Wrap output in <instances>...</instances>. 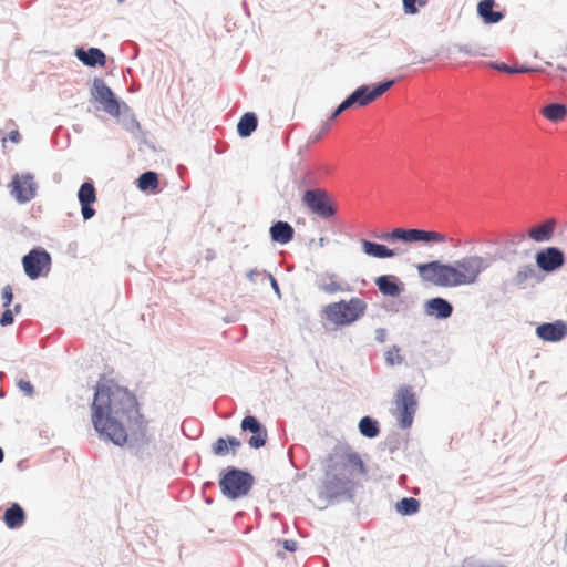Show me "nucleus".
Listing matches in <instances>:
<instances>
[{
    "mask_svg": "<svg viewBox=\"0 0 567 567\" xmlns=\"http://www.w3.org/2000/svg\"><path fill=\"white\" fill-rule=\"evenodd\" d=\"M92 423L101 436L118 446L127 442L128 434L144 437L148 425L135 395L111 379L101 380L95 388Z\"/></svg>",
    "mask_w": 567,
    "mask_h": 567,
    "instance_id": "f257e3e1",
    "label": "nucleus"
},
{
    "mask_svg": "<svg viewBox=\"0 0 567 567\" xmlns=\"http://www.w3.org/2000/svg\"><path fill=\"white\" fill-rule=\"evenodd\" d=\"M488 268L489 260L477 254L465 255L451 264L434 260L416 265L423 281L445 288L476 285Z\"/></svg>",
    "mask_w": 567,
    "mask_h": 567,
    "instance_id": "f03ea898",
    "label": "nucleus"
},
{
    "mask_svg": "<svg viewBox=\"0 0 567 567\" xmlns=\"http://www.w3.org/2000/svg\"><path fill=\"white\" fill-rule=\"evenodd\" d=\"M361 455L351 447L340 449L329 457L320 494L326 498H336L353 491L359 477L367 474Z\"/></svg>",
    "mask_w": 567,
    "mask_h": 567,
    "instance_id": "7ed1b4c3",
    "label": "nucleus"
},
{
    "mask_svg": "<svg viewBox=\"0 0 567 567\" xmlns=\"http://www.w3.org/2000/svg\"><path fill=\"white\" fill-rule=\"evenodd\" d=\"M365 301L353 297L349 300L328 303L322 309V316L329 323L336 327H344L358 321L365 313Z\"/></svg>",
    "mask_w": 567,
    "mask_h": 567,
    "instance_id": "20e7f679",
    "label": "nucleus"
},
{
    "mask_svg": "<svg viewBox=\"0 0 567 567\" xmlns=\"http://www.w3.org/2000/svg\"><path fill=\"white\" fill-rule=\"evenodd\" d=\"M379 238L390 244L395 241H402L404 244H445L449 241L447 236L440 231L401 227L383 233Z\"/></svg>",
    "mask_w": 567,
    "mask_h": 567,
    "instance_id": "39448f33",
    "label": "nucleus"
},
{
    "mask_svg": "<svg viewBox=\"0 0 567 567\" xmlns=\"http://www.w3.org/2000/svg\"><path fill=\"white\" fill-rule=\"evenodd\" d=\"M254 484V476L245 471L227 467L219 480L220 491L229 499L246 496Z\"/></svg>",
    "mask_w": 567,
    "mask_h": 567,
    "instance_id": "423d86ee",
    "label": "nucleus"
},
{
    "mask_svg": "<svg viewBox=\"0 0 567 567\" xmlns=\"http://www.w3.org/2000/svg\"><path fill=\"white\" fill-rule=\"evenodd\" d=\"M393 80L378 84L374 87L362 85L349 95L332 113L330 120H336L343 111L353 106H365L384 94L392 85Z\"/></svg>",
    "mask_w": 567,
    "mask_h": 567,
    "instance_id": "0eeeda50",
    "label": "nucleus"
},
{
    "mask_svg": "<svg viewBox=\"0 0 567 567\" xmlns=\"http://www.w3.org/2000/svg\"><path fill=\"white\" fill-rule=\"evenodd\" d=\"M395 410L394 415L401 427H410L413 423L414 414L417 406V401L413 388L410 385H402L395 394Z\"/></svg>",
    "mask_w": 567,
    "mask_h": 567,
    "instance_id": "6e6552de",
    "label": "nucleus"
},
{
    "mask_svg": "<svg viewBox=\"0 0 567 567\" xmlns=\"http://www.w3.org/2000/svg\"><path fill=\"white\" fill-rule=\"evenodd\" d=\"M302 203L308 209L321 218H330L336 214V208L328 195L322 188L306 190L302 196Z\"/></svg>",
    "mask_w": 567,
    "mask_h": 567,
    "instance_id": "1a4fd4ad",
    "label": "nucleus"
},
{
    "mask_svg": "<svg viewBox=\"0 0 567 567\" xmlns=\"http://www.w3.org/2000/svg\"><path fill=\"white\" fill-rule=\"evenodd\" d=\"M22 265L25 275L34 280L50 270L51 256L43 248H34L23 257Z\"/></svg>",
    "mask_w": 567,
    "mask_h": 567,
    "instance_id": "9d476101",
    "label": "nucleus"
},
{
    "mask_svg": "<svg viewBox=\"0 0 567 567\" xmlns=\"http://www.w3.org/2000/svg\"><path fill=\"white\" fill-rule=\"evenodd\" d=\"M10 194L18 203H28L35 197L37 184L31 174H16L9 184Z\"/></svg>",
    "mask_w": 567,
    "mask_h": 567,
    "instance_id": "9b49d317",
    "label": "nucleus"
},
{
    "mask_svg": "<svg viewBox=\"0 0 567 567\" xmlns=\"http://www.w3.org/2000/svg\"><path fill=\"white\" fill-rule=\"evenodd\" d=\"M92 95L103 105L106 113L112 116H120V104L112 90L102 80L94 81Z\"/></svg>",
    "mask_w": 567,
    "mask_h": 567,
    "instance_id": "f8f14e48",
    "label": "nucleus"
},
{
    "mask_svg": "<svg viewBox=\"0 0 567 567\" xmlns=\"http://www.w3.org/2000/svg\"><path fill=\"white\" fill-rule=\"evenodd\" d=\"M535 260L543 271L554 272L564 265L565 257L557 247H547L536 254Z\"/></svg>",
    "mask_w": 567,
    "mask_h": 567,
    "instance_id": "ddd939ff",
    "label": "nucleus"
},
{
    "mask_svg": "<svg viewBox=\"0 0 567 567\" xmlns=\"http://www.w3.org/2000/svg\"><path fill=\"white\" fill-rule=\"evenodd\" d=\"M240 426L243 431H250L252 433L248 442L252 449H260L266 444L267 431L255 416L248 415L244 417Z\"/></svg>",
    "mask_w": 567,
    "mask_h": 567,
    "instance_id": "4468645a",
    "label": "nucleus"
},
{
    "mask_svg": "<svg viewBox=\"0 0 567 567\" xmlns=\"http://www.w3.org/2000/svg\"><path fill=\"white\" fill-rule=\"evenodd\" d=\"M536 334L545 341L557 342L567 336V324L561 320L543 323L537 327Z\"/></svg>",
    "mask_w": 567,
    "mask_h": 567,
    "instance_id": "2eb2a0df",
    "label": "nucleus"
},
{
    "mask_svg": "<svg viewBox=\"0 0 567 567\" xmlns=\"http://www.w3.org/2000/svg\"><path fill=\"white\" fill-rule=\"evenodd\" d=\"M79 202L81 204L82 216L85 220L92 218L95 210L92 204L96 200V192L92 183H84L81 185L78 193Z\"/></svg>",
    "mask_w": 567,
    "mask_h": 567,
    "instance_id": "dca6fc26",
    "label": "nucleus"
},
{
    "mask_svg": "<svg viewBox=\"0 0 567 567\" xmlns=\"http://www.w3.org/2000/svg\"><path fill=\"white\" fill-rule=\"evenodd\" d=\"M374 282L379 291L386 297L396 298L404 290V285L394 275H382Z\"/></svg>",
    "mask_w": 567,
    "mask_h": 567,
    "instance_id": "f3484780",
    "label": "nucleus"
},
{
    "mask_svg": "<svg viewBox=\"0 0 567 567\" xmlns=\"http://www.w3.org/2000/svg\"><path fill=\"white\" fill-rule=\"evenodd\" d=\"M424 310L427 316L435 317L437 319H446L451 317L453 307L447 300L436 297L425 302Z\"/></svg>",
    "mask_w": 567,
    "mask_h": 567,
    "instance_id": "a211bd4d",
    "label": "nucleus"
},
{
    "mask_svg": "<svg viewBox=\"0 0 567 567\" xmlns=\"http://www.w3.org/2000/svg\"><path fill=\"white\" fill-rule=\"evenodd\" d=\"M360 243L362 251L367 256L379 259L393 258L396 256L395 249L388 248L384 245L377 244L367 239H362Z\"/></svg>",
    "mask_w": 567,
    "mask_h": 567,
    "instance_id": "6ab92c4d",
    "label": "nucleus"
},
{
    "mask_svg": "<svg viewBox=\"0 0 567 567\" xmlns=\"http://www.w3.org/2000/svg\"><path fill=\"white\" fill-rule=\"evenodd\" d=\"M76 58L87 66L101 65L104 66L106 63L105 54L96 48H90L89 50L76 49Z\"/></svg>",
    "mask_w": 567,
    "mask_h": 567,
    "instance_id": "aec40b11",
    "label": "nucleus"
},
{
    "mask_svg": "<svg viewBox=\"0 0 567 567\" xmlns=\"http://www.w3.org/2000/svg\"><path fill=\"white\" fill-rule=\"evenodd\" d=\"M295 235L293 228L287 221H277L270 227L271 239L279 244H288Z\"/></svg>",
    "mask_w": 567,
    "mask_h": 567,
    "instance_id": "412c9836",
    "label": "nucleus"
},
{
    "mask_svg": "<svg viewBox=\"0 0 567 567\" xmlns=\"http://www.w3.org/2000/svg\"><path fill=\"white\" fill-rule=\"evenodd\" d=\"M555 230V220L548 219L545 223L537 225L535 227H532L528 230V236L530 239L537 243L547 241L549 240Z\"/></svg>",
    "mask_w": 567,
    "mask_h": 567,
    "instance_id": "4be33fe9",
    "label": "nucleus"
},
{
    "mask_svg": "<svg viewBox=\"0 0 567 567\" xmlns=\"http://www.w3.org/2000/svg\"><path fill=\"white\" fill-rule=\"evenodd\" d=\"M495 6L494 0H482L477 6L478 14L482 17L483 21L487 24L496 23L503 19V13L499 11H494L493 8Z\"/></svg>",
    "mask_w": 567,
    "mask_h": 567,
    "instance_id": "5701e85b",
    "label": "nucleus"
},
{
    "mask_svg": "<svg viewBox=\"0 0 567 567\" xmlns=\"http://www.w3.org/2000/svg\"><path fill=\"white\" fill-rule=\"evenodd\" d=\"M3 520L9 528H18L25 520L24 511L19 504H13L4 512Z\"/></svg>",
    "mask_w": 567,
    "mask_h": 567,
    "instance_id": "b1692460",
    "label": "nucleus"
},
{
    "mask_svg": "<svg viewBox=\"0 0 567 567\" xmlns=\"http://www.w3.org/2000/svg\"><path fill=\"white\" fill-rule=\"evenodd\" d=\"M542 114L548 121L556 123L565 120L567 115V109L564 104L553 103L543 107Z\"/></svg>",
    "mask_w": 567,
    "mask_h": 567,
    "instance_id": "393cba45",
    "label": "nucleus"
},
{
    "mask_svg": "<svg viewBox=\"0 0 567 567\" xmlns=\"http://www.w3.org/2000/svg\"><path fill=\"white\" fill-rule=\"evenodd\" d=\"M535 269L532 265H523L513 276V285L518 288H524L526 284L535 277Z\"/></svg>",
    "mask_w": 567,
    "mask_h": 567,
    "instance_id": "a878e982",
    "label": "nucleus"
},
{
    "mask_svg": "<svg viewBox=\"0 0 567 567\" xmlns=\"http://www.w3.org/2000/svg\"><path fill=\"white\" fill-rule=\"evenodd\" d=\"M257 117L254 113H246L238 122L237 130L240 136L247 137L257 128Z\"/></svg>",
    "mask_w": 567,
    "mask_h": 567,
    "instance_id": "bb28decb",
    "label": "nucleus"
},
{
    "mask_svg": "<svg viewBox=\"0 0 567 567\" xmlns=\"http://www.w3.org/2000/svg\"><path fill=\"white\" fill-rule=\"evenodd\" d=\"M137 187L141 190L154 192L158 188V175L155 172L148 171L143 173L137 181Z\"/></svg>",
    "mask_w": 567,
    "mask_h": 567,
    "instance_id": "cd10ccee",
    "label": "nucleus"
},
{
    "mask_svg": "<svg viewBox=\"0 0 567 567\" xmlns=\"http://www.w3.org/2000/svg\"><path fill=\"white\" fill-rule=\"evenodd\" d=\"M359 431L363 436L373 439L379 435L380 427L375 420L370 416H364L359 422Z\"/></svg>",
    "mask_w": 567,
    "mask_h": 567,
    "instance_id": "c85d7f7f",
    "label": "nucleus"
},
{
    "mask_svg": "<svg viewBox=\"0 0 567 567\" xmlns=\"http://www.w3.org/2000/svg\"><path fill=\"white\" fill-rule=\"evenodd\" d=\"M319 288L327 293H337L342 290L341 284L334 274H326L321 277Z\"/></svg>",
    "mask_w": 567,
    "mask_h": 567,
    "instance_id": "c756f323",
    "label": "nucleus"
},
{
    "mask_svg": "<svg viewBox=\"0 0 567 567\" xmlns=\"http://www.w3.org/2000/svg\"><path fill=\"white\" fill-rule=\"evenodd\" d=\"M420 503L413 497H404L396 503V509L402 515H412L419 511Z\"/></svg>",
    "mask_w": 567,
    "mask_h": 567,
    "instance_id": "7c9ffc66",
    "label": "nucleus"
},
{
    "mask_svg": "<svg viewBox=\"0 0 567 567\" xmlns=\"http://www.w3.org/2000/svg\"><path fill=\"white\" fill-rule=\"evenodd\" d=\"M229 444L227 442V439L219 437L216 440V442L212 445V452L216 456H225L229 453Z\"/></svg>",
    "mask_w": 567,
    "mask_h": 567,
    "instance_id": "2f4dec72",
    "label": "nucleus"
},
{
    "mask_svg": "<svg viewBox=\"0 0 567 567\" xmlns=\"http://www.w3.org/2000/svg\"><path fill=\"white\" fill-rule=\"evenodd\" d=\"M385 361L390 365L402 363L403 358L400 354V349L395 346L389 349L385 353Z\"/></svg>",
    "mask_w": 567,
    "mask_h": 567,
    "instance_id": "473e14b6",
    "label": "nucleus"
},
{
    "mask_svg": "<svg viewBox=\"0 0 567 567\" xmlns=\"http://www.w3.org/2000/svg\"><path fill=\"white\" fill-rule=\"evenodd\" d=\"M491 66L497 71L516 74V73H525L529 70L527 68H516V66H509L505 63H492Z\"/></svg>",
    "mask_w": 567,
    "mask_h": 567,
    "instance_id": "72a5a7b5",
    "label": "nucleus"
},
{
    "mask_svg": "<svg viewBox=\"0 0 567 567\" xmlns=\"http://www.w3.org/2000/svg\"><path fill=\"white\" fill-rule=\"evenodd\" d=\"M18 386L28 396H32L34 393L33 385L29 381L20 380Z\"/></svg>",
    "mask_w": 567,
    "mask_h": 567,
    "instance_id": "f704fd0d",
    "label": "nucleus"
},
{
    "mask_svg": "<svg viewBox=\"0 0 567 567\" xmlns=\"http://www.w3.org/2000/svg\"><path fill=\"white\" fill-rule=\"evenodd\" d=\"M2 299H3V306L8 308L13 299L12 288L10 286H6L2 290Z\"/></svg>",
    "mask_w": 567,
    "mask_h": 567,
    "instance_id": "c9c22d12",
    "label": "nucleus"
},
{
    "mask_svg": "<svg viewBox=\"0 0 567 567\" xmlns=\"http://www.w3.org/2000/svg\"><path fill=\"white\" fill-rule=\"evenodd\" d=\"M404 12L408 14H415L417 12V8L415 6L416 0H402Z\"/></svg>",
    "mask_w": 567,
    "mask_h": 567,
    "instance_id": "e433bc0d",
    "label": "nucleus"
},
{
    "mask_svg": "<svg viewBox=\"0 0 567 567\" xmlns=\"http://www.w3.org/2000/svg\"><path fill=\"white\" fill-rule=\"evenodd\" d=\"M12 322H13V313H12V310L7 309V310L2 313V316H1V318H0V324H1L2 327H7V326L11 324Z\"/></svg>",
    "mask_w": 567,
    "mask_h": 567,
    "instance_id": "4c0bfd02",
    "label": "nucleus"
},
{
    "mask_svg": "<svg viewBox=\"0 0 567 567\" xmlns=\"http://www.w3.org/2000/svg\"><path fill=\"white\" fill-rule=\"evenodd\" d=\"M227 442L229 444V449H230L233 455H236V451H237V449H239L241 446V442L234 436H228Z\"/></svg>",
    "mask_w": 567,
    "mask_h": 567,
    "instance_id": "58836bf2",
    "label": "nucleus"
},
{
    "mask_svg": "<svg viewBox=\"0 0 567 567\" xmlns=\"http://www.w3.org/2000/svg\"><path fill=\"white\" fill-rule=\"evenodd\" d=\"M329 128H330V125H329L328 123H326V124L323 125V128H322V131H321V133H320V134H318V135H311V136H310V142H312V143L318 142V141L321 138V136H322V135H324V134L329 131Z\"/></svg>",
    "mask_w": 567,
    "mask_h": 567,
    "instance_id": "ea45409f",
    "label": "nucleus"
},
{
    "mask_svg": "<svg viewBox=\"0 0 567 567\" xmlns=\"http://www.w3.org/2000/svg\"><path fill=\"white\" fill-rule=\"evenodd\" d=\"M9 140L13 143H19L21 140V135L18 131H11L9 133Z\"/></svg>",
    "mask_w": 567,
    "mask_h": 567,
    "instance_id": "a19ab883",
    "label": "nucleus"
},
{
    "mask_svg": "<svg viewBox=\"0 0 567 567\" xmlns=\"http://www.w3.org/2000/svg\"><path fill=\"white\" fill-rule=\"evenodd\" d=\"M258 275H260V271H258V270H256V269L250 270V271L247 274L248 278H249L251 281H254V280H255V276H258Z\"/></svg>",
    "mask_w": 567,
    "mask_h": 567,
    "instance_id": "79ce46f5",
    "label": "nucleus"
},
{
    "mask_svg": "<svg viewBox=\"0 0 567 567\" xmlns=\"http://www.w3.org/2000/svg\"><path fill=\"white\" fill-rule=\"evenodd\" d=\"M285 548L290 550V551H293L295 550V543L293 542H289V540H285Z\"/></svg>",
    "mask_w": 567,
    "mask_h": 567,
    "instance_id": "37998d69",
    "label": "nucleus"
},
{
    "mask_svg": "<svg viewBox=\"0 0 567 567\" xmlns=\"http://www.w3.org/2000/svg\"><path fill=\"white\" fill-rule=\"evenodd\" d=\"M384 333H385V332H384V330H383V329H381V330H379V331H378V337H377V338H378V340H379L380 342H383V341H384Z\"/></svg>",
    "mask_w": 567,
    "mask_h": 567,
    "instance_id": "c03bdc74",
    "label": "nucleus"
},
{
    "mask_svg": "<svg viewBox=\"0 0 567 567\" xmlns=\"http://www.w3.org/2000/svg\"><path fill=\"white\" fill-rule=\"evenodd\" d=\"M269 277H270V280H271L272 288L276 291H278L279 288H278V284H277L276 279L271 275H269Z\"/></svg>",
    "mask_w": 567,
    "mask_h": 567,
    "instance_id": "a18cd8bd",
    "label": "nucleus"
},
{
    "mask_svg": "<svg viewBox=\"0 0 567 567\" xmlns=\"http://www.w3.org/2000/svg\"><path fill=\"white\" fill-rule=\"evenodd\" d=\"M515 238H516V240H517V241H522V240H524L525 235H524L523 233H520V234H516V235H515Z\"/></svg>",
    "mask_w": 567,
    "mask_h": 567,
    "instance_id": "49530a36",
    "label": "nucleus"
},
{
    "mask_svg": "<svg viewBox=\"0 0 567 567\" xmlns=\"http://www.w3.org/2000/svg\"><path fill=\"white\" fill-rule=\"evenodd\" d=\"M460 51L465 52L467 54H473V52L468 49L461 48Z\"/></svg>",
    "mask_w": 567,
    "mask_h": 567,
    "instance_id": "de8ad7c7",
    "label": "nucleus"
},
{
    "mask_svg": "<svg viewBox=\"0 0 567 567\" xmlns=\"http://www.w3.org/2000/svg\"><path fill=\"white\" fill-rule=\"evenodd\" d=\"M3 456H4V455H3V451H2V449L0 447V462H2Z\"/></svg>",
    "mask_w": 567,
    "mask_h": 567,
    "instance_id": "09e8293b",
    "label": "nucleus"
},
{
    "mask_svg": "<svg viewBox=\"0 0 567 567\" xmlns=\"http://www.w3.org/2000/svg\"><path fill=\"white\" fill-rule=\"evenodd\" d=\"M20 308H21V306H20V305H16V307H14V311H16V312H19V311H20Z\"/></svg>",
    "mask_w": 567,
    "mask_h": 567,
    "instance_id": "8fccbe9b",
    "label": "nucleus"
},
{
    "mask_svg": "<svg viewBox=\"0 0 567 567\" xmlns=\"http://www.w3.org/2000/svg\"><path fill=\"white\" fill-rule=\"evenodd\" d=\"M419 2H420L421 6L425 4V1L419 0Z\"/></svg>",
    "mask_w": 567,
    "mask_h": 567,
    "instance_id": "3c124183",
    "label": "nucleus"
}]
</instances>
